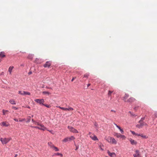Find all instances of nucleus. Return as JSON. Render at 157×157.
I'll return each mask as SVG.
<instances>
[{
  "instance_id": "obj_4",
  "label": "nucleus",
  "mask_w": 157,
  "mask_h": 157,
  "mask_svg": "<svg viewBox=\"0 0 157 157\" xmlns=\"http://www.w3.org/2000/svg\"><path fill=\"white\" fill-rule=\"evenodd\" d=\"M139 123L140 124H138L136 125V127L139 128H142L144 125H147V124L145 123L141 122V121H139Z\"/></svg>"
},
{
  "instance_id": "obj_51",
  "label": "nucleus",
  "mask_w": 157,
  "mask_h": 157,
  "mask_svg": "<svg viewBox=\"0 0 157 157\" xmlns=\"http://www.w3.org/2000/svg\"><path fill=\"white\" fill-rule=\"evenodd\" d=\"M111 111L114 112V113L116 112V111L115 110H111Z\"/></svg>"
},
{
  "instance_id": "obj_53",
  "label": "nucleus",
  "mask_w": 157,
  "mask_h": 157,
  "mask_svg": "<svg viewBox=\"0 0 157 157\" xmlns=\"http://www.w3.org/2000/svg\"><path fill=\"white\" fill-rule=\"evenodd\" d=\"M32 74V72H31L29 73V75L30 74Z\"/></svg>"
},
{
  "instance_id": "obj_33",
  "label": "nucleus",
  "mask_w": 157,
  "mask_h": 157,
  "mask_svg": "<svg viewBox=\"0 0 157 157\" xmlns=\"http://www.w3.org/2000/svg\"><path fill=\"white\" fill-rule=\"evenodd\" d=\"M113 92V91H111L110 90L109 91V92L108 93V95L109 96H111V94Z\"/></svg>"
},
{
  "instance_id": "obj_15",
  "label": "nucleus",
  "mask_w": 157,
  "mask_h": 157,
  "mask_svg": "<svg viewBox=\"0 0 157 157\" xmlns=\"http://www.w3.org/2000/svg\"><path fill=\"white\" fill-rule=\"evenodd\" d=\"M129 97V95L128 94H125L123 98V100L125 102H127V99Z\"/></svg>"
},
{
  "instance_id": "obj_49",
  "label": "nucleus",
  "mask_w": 157,
  "mask_h": 157,
  "mask_svg": "<svg viewBox=\"0 0 157 157\" xmlns=\"http://www.w3.org/2000/svg\"><path fill=\"white\" fill-rule=\"evenodd\" d=\"M90 84H88V85H87V87H88L89 86H90Z\"/></svg>"
},
{
  "instance_id": "obj_26",
  "label": "nucleus",
  "mask_w": 157,
  "mask_h": 157,
  "mask_svg": "<svg viewBox=\"0 0 157 157\" xmlns=\"http://www.w3.org/2000/svg\"><path fill=\"white\" fill-rule=\"evenodd\" d=\"M10 103L12 104H16L15 101L13 99L11 100L10 101Z\"/></svg>"
},
{
  "instance_id": "obj_44",
  "label": "nucleus",
  "mask_w": 157,
  "mask_h": 157,
  "mask_svg": "<svg viewBox=\"0 0 157 157\" xmlns=\"http://www.w3.org/2000/svg\"><path fill=\"white\" fill-rule=\"evenodd\" d=\"M75 78H76V77H73V78H72V79H71V81L72 82H73V81H74V80Z\"/></svg>"
},
{
  "instance_id": "obj_42",
  "label": "nucleus",
  "mask_w": 157,
  "mask_h": 157,
  "mask_svg": "<svg viewBox=\"0 0 157 157\" xmlns=\"http://www.w3.org/2000/svg\"><path fill=\"white\" fill-rule=\"evenodd\" d=\"M144 119V118H141L140 120V121H141V122H143V121Z\"/></svg>"
},
{
  "instance_id": "obj_22",
  "label": "nucleus",
  "mask_w": 157,
  "mask_h": 157,
  "mask_svg": "<svg viewBox=\"0 0 157 157\" xmlns=\"http://www.w3.org/2000/svg\"><path fill=\"white\" fill-rule=\"evenodd\" d=\"M114 136H116L117 138L120 137L121 134L117 133H115L114 134Z\"/></svg>"
},
{
  "instance_id": "obj_3",
  "label": "nucleus",
  "mask_w": 157,
  "mask_h": 157,
  "mask_svg": "<svg viewBox=\"0 0 157 157\" xmlns=\"http://www.w3.org/2000/svg\"><path fill=\"white\" fill-rule=\"evenodd\" d=\"M89 135L90 136V138L94 140H98L97 137L94 134H92L91 132L89 133Z\"/></svg>"
},
{
  "instance_id": "obj_9",
  "label": "nucleus",
  "mask_w": 157,
  "mask_h": 157,
  "mask_svg": "<svg viewBox=\"0 0 157 157\" xmlns=\"http://www.w3.org/2000/svg\"><path fill=\"white\" fill-rule=\"evenodd\" d=\"M129 140L130 141L131 144L132 145H136L137 144V142L135 140H132V139L130 138L129 139Z\"/></svg>"
},
{
  "instance_id": "obj_6",
  "label": "nucleus",
  "mask_w": 157,
  "mask_h": 157,
  "mask_svg": "<svg viewBox=\"0 0 157 157\" xmlns=\"http://www.w3.org/2000/svg\"><path fill=\"white\" fill-rule=\"evenodd\" d=\"M10 140V139L9 138H1V141L2 142V144H6Z\"/></svg>"
},
{
  "instance_id": "obj_30",
  "label": "nucleus",
  "mask_w": 157,
  "mask_h": 157,
  "mask_svg": "<svg viewBox=\"0 0 157 157\" xmlns=\"http://www.w3.org/2000/svg\"><path fill=\"white\" fill-rule=\"evenodd\" d=\"M57 107L59 108L60 109H61L62 110H64L65 111H66V108H64L63 107H61L60 106H57Z\"/></svg>"
},
{
  "instance_id": "obj_5",
  "label": "nucleus",
  "mask_w": 157,
  "mask_h": 157,
  "mask_svg": "<svg viewBox=\"0 0 157 157\" xmlns=\"http://www.w3.org/2000/svg\"><path fill=\"white\" fill-rule=\"evenodd\" d=\"M68 128L69 129V131L71 132L74 133H78V132L77 130L72 126H68Z\"/></svg>"
},
{
  "instance_id": "obj_50",
  "label": "nucleus",
  "mask_w": 157,
  "mask_h": 157,
  "mask_svg": "<svg viewBox=\"0 0 157 157\" xmlns=\"http://www.w3.org/2000/svg\"><path fill=\"white\" fill-rule=\"evenodd\" d=\"M138 107H135L134 108V109H135V110H136L137 109V108Z\"/></svg>"
},
{
  "instance_id": "obj_13",
  "label": "nucleus",
  "mask_w": 157,
  "mask_h": 157,
  "mask_svg": "<svg viewBox=\"0 0 157 157\" xmlns=\"http://www.w3.org/2000/svg\"><path fill=\"white\" fill-rule=\"evenodd\" d=\"M107 153L109 156L112 157H115L116 156V154L114 152L111 153L108 151Z\"/></svg>"
},
{
  "instance_id": "obj_55",
  "label": "nucleus",
  "mask_w": 157,
  "mask_h": 157,
  "mask_svg": "<svg viewBox=\"0 0 157 157\" xmlns=\"http://www.w3.org/2000/svg\"><path fill=\"white\" fill-rule=\"evenodd\" d=\"M33 115H32V117H33Z\"/></svg>"
},
{
  "instance_id": "obj_7",
  "label": "nucleus",
  "mask_w": 157,
  "mask_h": 157,
  "mask_svg": "<svg viewBox=\"0 0 157 157\" xmlns=\"http://www.w3.org/2000/svg\"><path fill=\"white\" fill-rule=\"evenodd\" d=\"M34 101L37 103H39L40 104H42L43 105V104L44 102V99H36L34 100Z\"/></svg>"
},
{
  "instance_id": "obj_36",
  "label": "nucleus",
  "mask_w": 157,
  "mask_h": 157,
  "mask_svg": "<svg viewBox=\"0 0 157 157\" xmlns=\"http://www.w3.org/2000/svg\"><path fill=\"white\" fill-rule=\"evenodd\" d=\"M55 155H60L61 156H63V155L62 154L60 153H56L55 154Z\"/></svg>"
},
{
  "instance_id": "obj_25",
  "label": "nucleus",
  "mask_w": 157,
  "mask_h": 157,
  "mask_svg": "<svg viewBox=\"0 0 157 157\" xmlns=\"http://www.w3.org/2000/svg\"><path fill=\"white\" fill-rule=\"evenodd\" d=\"M33 55L32 54H29L28 56V58L29 59L32 60L33 58Z\"/></svg>"
},
{
  "instance_id": "obj_20",
  "label": "nucleus",
  "mask_w": 157,
  "mask_h": 157,
  "mask_svg": "<svg viewBox=\"0 0 157 157\" xmlns=\"http://www.w3.org/2000/svg\"><path fill=\"white\" fill-rule=\"evenodd\" d=\"M6 55L5 53L3 52H1V58H3L5 57Z\"/></svg>"
},
{
  "instance_id": "obj_41",
  "label": "nucleus",
  "mask_w": 157,
  "mask_h": 157,
  "mask_svg": "<svg viewBox=\"0 0 157 157\" xmlns=\"http://www.w3.org/2000/svg\"><path fill=\"white\" fill-rule=\"evenodd\" d=\"M12 109L14 110H17L18 109V108L16 107L13 106L12 107Z\"/></svg>"
},
{
  "instance_id": "obj_47",
  "label": "nucleus",
  "mask_w": 157,
  "mask_h": 157,
  "mask_svg": "<svg viewBox=\"0 0 157 157\" xmlns=\"http://www.w3.org/2000/svg\"><path fill=\"white\" fill-rule=\"evenodd\" d=\"M136 136H140V134H138V133H136V135H135Z\"/></svg>"
},
{
  "instance_id": "obj_60",
  "label": "nucleus",
  "mask_w": 157,
  "mask_h": 157,
  "mask_svg": "<svg viewBox=\"0 0 157 157\" xmlns=\"http://www.w3.org/2000/svg\"><path fill=\"white\" fill-rule=\"evenodd\" d=\"M106 157H108V156H106Z\"/></svg>"
},
{
  "instance_id": "obj_8",
  "label": "nucleus",
  "mask_w": 157,
  "mask_h": 157,
  "mask_svg": "<svg viewBox=\"0 0 157 157\" xmlns=\"http://www.w3.org/2000/svg\"><path fill=\"white\" fill-rule=\"evenodd\" d=\"M51 64V63L50 61H47L46 63L44 65V67H49Z\"/></svg>"
},
{
  "instance_id": "obj_48",
  "label": "nucleus",
  "mask_w": 157,
  "mask_h": 157,
  "mask_svg": "<svg viewBox=\"0 0 157 157\" xmlns=\"http://www.w3.org/2000/svg\"><path fill=\"white\" fill-rule=\"evenodd\" d=\"M46 88L47 89H52V88H51V87H47L46 86Z\"/></svg>"
},
{
  "instance_id": "obj_23",
  "label": "nucleus",
  "mask_w": 157,
  "mask_h": 157,
  "mask_svg": "<svg viewBox=\"0 0 157 157\" xmlns=\"http://www.w3.org/2000/svg\"><path fill=\"white\" fill-rule=\"evenodd\" d=\"M74 110L70 106H68V108H66V111H72Z\"/></svg>"
},
{
  "instance_id": "obj_57",
  "label": "nucleus",
  "mask_w": 157,
  "mask_h": 157,
  "mask_svg": "<svg viewBox=\"0 0 157 157\" xmlns=\"http://www.w3.org/2000/svg\"><path fill=\"white\" fill-rule=\"evenodd\" d=\"M2 74L3 73V72H2Z\"/></svg>"
},
{
  "instance_id": "obj_45",
  "label": "nucleus",
  "mask_w": 157,
  "mask_h": 157,
  "mask_svg": "<svg viewBox=\"0 0 157 157\" xmlns=\"http://www.w3.org/2000/svg\"><path fill=\"white\" fill-rule=\"evenodd\" d=\"M13 120H14V121H17H17H18V119H16V118H14V119H13Z\"/></svg>"
},
{
  "instance_id": "obj_1",
  "label": "nucleus",
  "mask_w": 157,
  "mask_h": 157,
  "mask_svg": "<svg viewBox=\"0 0 157 157\" xmlns=\"http://www.w3.org/2000/svg\"><path fill=\"white\" fill-rule=\"evenodd\" d=\"M35 125H38V126H40L41 127V128H40L38 126H34V127H32L34 128H37L39 129L42 130L43 131L45 130V129H46V128L42 124H40L38 122H36H36L34 123Z\"/></svg>"
},
{
  "instance_id": "obj_38",
  "label": "nucleus",
  "mask_w": 157,
  "mask_h": 157,
  "mask_svg": "<svg viewBox=\"0 0 157 157\" xmlns=\"http://www.w3.org/2000/svg\"><path fill=\"white\" fill-rule=\"evenodd\" d=\"M28 121L27 122H29L31 120V117L29 116L28 117Z\"/></svg>"
},
{
  "instance_id": "obj_34",
  "label": "nucleus",
  "mask_w": 157,
  "mask_h": 157,
  "mask_svg": "<svg viewBox=\"0 0 157 157\" xmlns=\"http://www.w3.org/2000/svg\"><path fill=\"white\" fill-rule=\"evenodd\" d=\"M89 76V74L86 73L84 75V77H85V78H87Z\"/></svg>"
},
{
  "instance_id": "obj_12",
  "label": "nucleus",
  "mask_w": 157,
  "mask_h": 157,
  "mask_svg": "<svg viewBox=\"0 0 157 157\" xmlns=\"http://www.w3.org/2000/svg\"><path fill=\"white\" fill-rule=\"evenodd\" d=\"M112 138V137L110 136L105 137V139L109 143H110L111 141Z\"/></svg>"
},
{
  "instance_id": "obj_56",
  "label": "nucleus",
  "mask_w": 157,
  "mask_h": 157,
  "mask_svg": "<svg viewBox=\"0 0 157 157\" xmlns=\"http://www.w3.org/2000/svg\"><path fill=\"white\" fill-rule=\"evenodd\" d=\"M38 127H39L40 128H41V126H38Z\"/></svg>"
},
{
  "instance_id": "obj_18",
  "label": "nucleus",
  "mask_w": 157,
  "mask_h": 157,
  "mask_svg": "<svg viewBox=\"0 0 157 157\" xmlns=\"http://www.w3.org/2000/svg\"><path fill=\"white\" fill-rule=\"evenodd\" d=\"M42 93L43 94L47 95H49L51 94V93L47 91H44L42 92Z\"/></svg>"
},
{
  "instance_id": "obj_29",
  "label": "nucleus",
  "mask_w": 157,
  "mask_h": 157,
  "mask_svg": "<svg viewBox=\"0 0 157 157\" xmlns=\"http://www.w3.org/2000/svg\"><path fill=\"white\" fill-rule=\"evenodd\" d=\"M120 137L122 138L123 140H125L126 138L125 136L124 135H122L121 134Z\"/></svg>"
},
{
  "instance_id": "obj_40",
  "label": "nucleus",
  "mask_w": 157,
  "mask_h": 157,
  "mask_svg": "<svg viewBox=\"0 0 157 157\" xmlns=\"http://www.w3.org/2000/svg\"><path fill=\"white\" fill-rule=\"evenodd\" d=\"M18 93L19 94H20L21 95H23V91H19Z\"/></svg>"
},
{
  "instance_id": "obj_2",
  "label": "nucleus",
  "mask_w": 157,
  "mask_h": 157,
  "mask_svg": "<svg viewBox=\"0 0 157 157\" xmlns=\"http://www.w3.org/2000/svg\"><path fill=\"white\" fill-rule=\"evenodd\" d=\"M75 139V137L73 136H72L70 137H67L65 138L62 140V141L63 142H67L68 141H70L73 140H74Z\"/></svg>"
},
{
  "instance_id": "obj_59",
  "label": "nucleus",
  "mask_w": 157,
  "mask_h": 157,
  "mask_svg": "<svg viewBox=\"0 0 157 157\" xmlns=\"http://www.w3.org/2000/svg\"><path fill=\"white\" fill-rule=\"evenodd\" d=\"M77 149H78V148H77L75 150H76Z\"/></svg>"
},
{
  "instance_id": "obj_35",
  "label": "nucleus",
  "mask_w": 157,
  "mask_h": 157,
  "mask_svg": "<svg viewBox=\"0 0 157 157\" xmlns=\"http://www.w3.org/2000/svg\"><path fill=\"white\" fill-rule=\"evenodd\" d=\"M43 105H44V106L46 107L47 108H50L51 106L50 105H45L44 104H43Z\"/></svg>"
},
{
  "instance_id": "obj_46",
  "label": "nucleus",
  "mask_w": 157,
  "mask_h": 157,
  "mask_svg": "<svg viewBox=\"0 0 157 157\" xmlns=\"http://www.w3.org/2000/svg\"><path fill=\"white\" fill-rule=\"evenodd\" d=\"M155 117H157V112H156L155 114Z\"/></svg>"
},
{
  "instance_id": "obj_24",
  "label": "nucleus",
  "mask_w": 157,
  "mask_h": 157,
  "mask_svg": "<svg viewBox=\"0 0 157 157\" xmlns=\"http://www.w3.org/2000/svg\"><path fill=\"white\" fill-rule=\"evenodd\" d=\"M74 110L70 106H68V108H66V111H72Z\"/></svg>"
},
{
  "instance_id": "obj_37",
  "label": "nucleus",
  "mask_w": 157,
  "mask_h": 157,
  "mask_svg": "<svg viewBox=\"0 0 157 157\" xmlns=\"http://www.w3.org/2000/svg\"><path fill=\"white\" fill-rule=\"evenodd\" d=\"M53 147L54 148V149L56 151H59V149L57 147L54 146Z\"/></svg>"
},
{
  "instance_id": "obj_39",
  "label": "nucleus",
  "mask_w": 157,
  "mask_h": 157,
  "mask_svg": "<svg viewBox=\"0 0 157 157\" xmlns=\"http://www.w3.org/2000/svg\"><path fill=\"white\" fill-rule=\"evenodd\" d=\"M131 132L133 134V135H135L136 134V133L135 132L133 131H131Z\"/></svg>"
},
{
  "instance_id": "obj_43",
  "label": "nucleus",
  "mask_w": 157,
  "mask_h": 157,
  "mask_svg": "<svg viewBox=\"0 0 157 157\" xmlns=\"http://www.w3.org/2000/svg\"><path fill=\"white\" fill-rule=\"evenodd\" d=\"M32 122H33L34 123H35L36 121H34L33 119H32Z\"/></svg>"
},
{
  "instance_id": "obj_27",
  "label": "nucleus",
  "mask_w": 157,
  "mask_h": 157,
  "mask_svg": "<svg viewBox=\"0 0 157 157\" xmlns=\"http://www.w3.org/2000/svg\"><path fill=\"white\" fill-rule=\"evenodd\" d=\"M140 136L142 138L144 139H147L148 138L147 136L146 135H143V134H140Z\"/></svg>"
},
{
  "instance_id": "obj_14",
  "label": "nucleus",
  "mask_w": 157,
  "mask_h": 157,
  "mask_svg": "<svg viewBox=\"0 0 157 157\" xmlns=\"http://www.w3.org/2000/svg\"><path fill=\"white\" fill-rule=\"evenodd\" d=\"M2 125L3 126L7 127L10 125V124L7 122H2Z\"/></svg>"
},
{
  "instance_id": "obj_16",
  "label": "nucleus",
  "mask_w": 157,
  "mask_h": 157,
  "mask_svg": "<svg viewBox=\"0 0 157 157\" xmlns=\"http://www.w3.org/2000/svg\"><path fill=\"white\" fill-rule=\"evenodd\" d=\"M110 143L116 144L117 143V141L114 138L112 137Z\"/></svg>"
},
{
  "instance_id": "obj_58",
  "label": "nucleus",
  "mask_w": 157,
  "mask_h": 157,
  "mask_svg": "<svg viewBox=\"0 0 157 157\" xmlns=\"http://www.w3.org/2000/svg\"><path fill=\"white\" fill-rule=\"evenodd\" d=\"M95 125H96V123H95Z\"/></svg>"
},
{
  "instance_id": "obj_19",
  "label": "nucleus",
  "mask_w": 157,
  "mask_h": 157,
  "mask_svg": "<svg viewBox=\"0 0 157 157\" xmlns=\"http://www.w3.org/2000/svg\"><path fill=\"white\" fill-rule=\"evenodd\" d=\"M13 68V66H10L9 68L8 71L10 73V74L11 75L12 71V70Z\"/></svg>"
},
{
  "instance_id": "obj_31",
  "label": "nucleus",
  "mask_w": 157,
  "mask_h": 157,
  "mask_svg": "<svg viewBox=\"0 0 157 157\" xmlns=\"http://www.w3.org/2000/svg\"><path fill=\"white\" fill-rule=\"evenodd\" d=\"M8 111L7 110H3L2 111L4 115H5L7 114V113L8 112Z\"/></svg>"
},
{
  "instance_id": "obj_52",
  "label": "nucleus",
  "mask_w": 157,
  "mask_h": 157,
  "mask_svg": "<svg viewBox=\"0 0 157 157\" xmlns=\"http://www.w3.org/2000/svg\"><path fill=\"white\" fill-rule=\"evenodd\" d=\"M17 154H16L15 155V156L14 157H17Z\"/></svg>"
},
{
  "instance_id": "obj_28",
  "label": "nucleus",
  "mask_w": 157,
  "mask_h": 157,
  "mask_svg": "<svg viewBox=\"0 0 157 157\" xmlns=\"http://www.w3.org/2000/svg\"><path fill=\"white\" fill-rule=\"evenodd\" d=\"M48 144L51 147H53L54 146V145L51 142H48Z\"/></svg>"
},
{
  "instance_id": "obj_21",
  "label": "nucleus",
  "mask_w": 157,
  "mask_h": 157,
  "mask_svg": "<svg viewBox=\"0 0 157 157\" xmlns=\"http://www.w3.org/2000/svg\"><path fill=\"white\" fill-rule=\"evenodd\" d=\"M30 93H29V92L25 91H23V95H30Z\"/></svg>"
},
{
  "instance_id": "obj_17",
  "label": "nucleus",
  "mask_w": 157,
  "mask_h": 157,
  "mask_svg": "<svg viewBox=\"0 0 157 157\" xmlns=\"http://www.w3.org/2000/svg\"><path fill=\"white\" fill-rule=\"evenodd\" d=\"M114 124L120 130L122 134H123L124 133V131L123 129L121 128V127L117 125L116 124Z\"/></svg>"
},
{
  "instance_id": "obj_11",
  "label": "nucleus",
  "mask_w": 157,
  "mask_h": 157,
  "mask_svg": "<svg viewBox=\"0 0 157 157\" xmlns=\"http://www.w3.org/2000/svg\"><path fill=\"white\" fill-rule=\"evenodd\" d=\"M134 157H141V156L139 154V151L138 150L136 151V154L133 155Z\"/></svg>"
},
{
  "instance_id": "obj_10",
  "label": "nucleus",
  "mask_w": 157,
  "mask_h": 157,
  "mask_svg": "<svg viewBox=\"0 0 157 157\" xmlns=\"http://www.w3.org/2000/svg\"><path fill=\"white\" fill-rule=\"evenodd\" d=\"M136 100L133 97H131L127 100V102L131 103L133 102Z\"/></svg>"
},
{
  "instance_id": "obj_32",
  "label": "nucleus",
  "mask_w": 157,
  "mask_h": 157,
  "mask_svg": "<svg viewBox=\"0 0 157 157\" xmlns=\"http://www.w3.org/2000/svg\"><path fill=\"white\" fill-rule=\"evenodd\" d=\"M25 118H24V119L19 118V122H23V121H25Z\"/></svg>"
},
{
  "instance_id": "obj_54",
  "label": "nucleus",
  "mask_w": 157,
  "mask_h": 157,
  "mask_svg": "<svg viewBox=\"0 0 157 157\" xmlns=\"http://www.w3.org/2000/svg\"><path fill=\"white\" fill-rule=\"evenodd\" d=\"M27 107L28 108H29V109H30V107L29 106H28Z\"/></svg>"
}]
</instances>
